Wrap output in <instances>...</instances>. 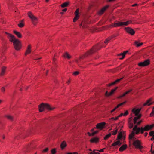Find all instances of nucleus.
<instances>
[{
  "instance_id": "f257e3e1",
  "label": "nucleus",
  "mask_w": 154,
  "mask_h": 154,
  "mask_svg": "<svg viewBox=\"0 0 154 154\" xmlns=\"http://www.w3.org/2000/svg\"><path fill=\"white\" fill-rule=\"evenodd\" d=\"M154 127V124H152L150 125H147L145 126L144 128L138 127L137 125H135L133 128V131L129 135V141L132 140L133 141V144L135 146V148L139 149H141L143 148V146L141 145L140 141L138 140H136V138L134 137L135 134H138L140 131L141 133L143 134L144 131H147L152 129Z\"/></svg>"
},
{
  "instance_id": "f03ea898",
  "label": "nucleus",
  "mask_w": 154,
  "mask_h": 154,
  "mask_svg": "<svg viewBox=\"0 0 154 154\" xmlns=\"http://www.w3.org/2000/svg\"><path fill=\"white\" fill-rule=\"evenodd\" d=\"M6 33L9 41L13 42L15 49L17 51L20 50L21 47V44L20 41L16 38L15 37L11 34L7 33Z\"/></svg>"
},
{
  "instance_id": "7ed1b4c3",
  "label": "nucleus",
  "mask_w": 154,
  "mask_h": 154,
  "mask_svg": "<svg viewBox=\"0 0 154 154\" xmlns=\"http://www.w3.org/2000/svg\"><path fill=\"white\" fill-rule=\"evenodd\" d=\"M141 110V109H135L132 110V112L135 114V116H137L135 117L134 119V123L135 124L137 121L139 119L141 116V115L139 114V113Z\"/></svg>"
},
{
  "instance_id": "20e7f679",
  "label": "nucleus",
  "mask_w": 154,
  "mask_h": 154,
  "mask_svg": "<svg viewBox=\"0 0 154 154\" xmlns=\"http://www.w3.org/2000/svg\"><path fill=\"white\" fill-rule=\"evenodd\" d=\"M39 111L42 112L44 111L45 108L50 110H51L54 109V108H51L49 105L47 104H45L43 103H42L39 105Z\"/></svg>"
},
{
  "instance_id": "39448f33",
  "label": "nucleus",
  "mask_w": 154,
  "mask_h": 154,
  "mask_svg": "<svg viewBox=\"0 0 154 154\" xmlns=\"http://www.w3.org/2000/svg\"><path fill=\"white\" fill-rule=\"evenodd\" d=\"M39 111L42 112L44 111L45 108L50 110H51L54 109V108H51L49 105L47 104H45L43 103H42L39 105Z\"/></svg>"
},
{
  "instance_id": "423d86ee",
  "label": "nucleus",
  "mask_w": 154,
  "mask_h": 154,
  "mask_svg": "<svg viewBox=\"0 0 154 154\" xmlns=\"http://www.w3.org/2000/svg\"><path fill=\"white\" fill-rule=\"evenodd\" d=\"M131 21H128L125 22H119L114 24H113L112 25L111 28L113 27H116L119 26H127L130 23Z\"/></svg>"
},
{
  "instance_id": "0eeeda50",
  "label": "nucleus",
  "mask_w": 154,
  "mask_h": 154,
  "mask_svg": "<svg viewBox=\"0 0 154 154\" xmlns=\"http://www.w3.org/2000/svg\"><path fill=\"white\" fill-rule=\"evenodd\" d=\"M100 48V47H99L98 45H97L93 47L92 48L86 53V54L87 56L90 55L95 52L97 50H99Z\"/></svg>"
},
{
  "instance_id": "6e6552de",
  "label": "nucleus",
  "mask_w": 154,
  "mask_h": 154,
  "mask_svg": "<svg viewBox=\"0 0 154 154\" xmlns=\"http://www.w3.org/2000/svg\"><path fill=\"white\" fill-rule=\"evenodd\" d=\"M29 16V18L31 19V21L34 25H35L38 23V19L30 12Z\"/></svg>"
},
{
  "instance_id": "1a4fd4ad",
  "label": "nucleus",
  "mask_w": 154,
  "mask_h": 154,
  "mask_svg": "<svg viewBox=\"0 0 154 154\" xmlns=\"http://www.w3.org/2000/svg\"><path fill=\"white\" fill-rule=\"evenodd\" d=\"M149 64V60H146L143 62H140L138 64L139 66L143 67L147 66Z\"/></svg>"
},
{
  "instance_id": "9d476101",
  "label": "nucleus",
  "mask_w": 154,
  "mask_h": 154,
  "mask_svg": "<svg viewBox=\"0 0 154 154\" xmlns=\"http://www.w3.org/2000/svg\"><path fill=\"white\" fill-rule=\"evenodd\" d=\"M79 8H78L76 10L75 14V17L74 18L73 20V22H75L76 21L79 19Z\"/></svg>"
},
{
  "instance_id": "9b49d317",
  "label": "nucleus",
  "mask_w": 154,
  "mask_h": 154,
  "mask_svg": "<svg viewBox=\"0 0 154 154\" xmlns=\"http://www.w3.org/2000/svg\"><path fill=\"white\" fill-rule=\"evenodd\" d=\"M105 124V123L104 122L98 123L96 126V128L98 129H102L103 128Z\"/></svg>"
},
{
  "instance_id": "f8f14e48",
  "label": "nucleus",
  "mask_w": 154,
  "mask_h": 154,
  "mask_svg": "<svg viewBox=\"0 0 154 154\" xmlns=\"http://www.w3.org/2000/svg\"><path fill=\"white\" fill-rule=\"evenodd\" d=\"M122 144V142L119 140L117 141H115L113 143L112 145V146H119Z\"/></svg>"
},
{
  "instance_id": "ddd939ff",
  "label": "nucleus",
  "mask_w": 154,
  "mask_h": 154,
  "mask_svg": "<svg viewBox=\"0 0 154 154\" xmlns=\"http://www.w3.org/2000/svg\"><path fill=\"white\" fill-rule=\"evenodd\" d=\"M108 7V6H106L103 7L98 12V14L99 15H101L103 14L104 12L106 10Z\"/></svg>"
},
{
  "instance_id": "4468645a",
  "label": "nucleus",
  "mask_w": 154,
  "mask_h": 154,
  "mask_svg": "<svg viewBox=\"0 0 154 154\" xmlns=\"http://www.w3.org/2000/svg\"><path fill=\"white\" fill-rule=\"evenodd\" d=\"M124 138L125 137L124 136L122 132L121 131L119 132L117 140H121L122 139Z\"/></svg>"
},
{
  "instance_id": "2eb2a0df",
  "label": "nucleus",
  "mask_w": 154,
  "mask_h": 154,
  "mask_svg": "<svg viewBox=\"0 0 154 154\" xmlns=\"http://www.w3.org/2000/svg\"><path fill=\"white\" fill-rule=\"evenodd\" d=\"M128 52V51H124L122 53H121L119 54L118 55V56H122L121 57L119 58V59H123L124 58L125 55Z\"/></svg>"
},
{
  "instance_id": "dca6fc26",
  "label": "nucleus",
  "mask_w": 154,
  "mask_h": 154,
  "mask_svg": "<svg viewBox=\"0 0 154 154\" xmlns=\"http://www.w3.org/2000/svg\"><path fill=\"white\" fill-rule=\"evenodd\" d=\"M126 101H125L124 102H123V103H120L119 104H118L117 106L116 107H115L113 109H112V110L111 111H110V112L111 113H112V112H114V111H115L116 110V109L118 108V107H119V106H122V105H124V104H125L126 103Z\"/></svg>"
},
{
  "instance_id": "f3484780",
  "label": "nucleus",
  "mask_w": 154,
  "mask_h": 154,
  "mask_svg": "<svg viewBox=\"0 0 154 154\" xmlns=\"http://www.w3.org/2000/svg\"><path fill=\"white\" fill-rule=\"evenodd\" d=\"M117 88V87H116L114 89H112L109 93H108V92L106 91L105 93V95L107 96H109L111 95L116 91Z\"/></svg>"
},
{
  "instance_id": "a211bd4d",
  "label": "nucleus",
  "mask_w": 154,
  "mask_h": 154,
  "mask_svg": "<svg viewBox=\"0 0 154 154\" xmlns=\"http://www.w3.org/2000/svg\"><path fill=\"white\" fill-rule=\"evenodd\" d=\"M152 100V98H150L149 100H148L146 102L144 103L143 105V106H150L153 103L151 102V101Z\"/></svg>"
},
{
  "instance_id": "6ab92c4d",
  "label": "nucleus",
  "mask_w": 154,
  "mask_h": 154,
  "mask_svg": "<svg viewBox=\"0 0 154 154\" xmlns=\"http://www.w3.org/2000/svg\"><path fill=\"white\" fill-rule=\"evenodd\" d=\"M127 148V145L126 144L122 145L119 149V151L120 152H122L125 150Z\"/></svg>"
},
{
  "instance_id": "aec40b11",
  "label": "nucleus",
  "mask_w": 154,
  "mask_h": 154,
  "mask_svg": "<svg viewBox=\"0 0 154 154\" xmlns=\"http://www.w3.org/2000/svg\"><path fill=\"white\" fill-rule=\"evenodd\" d=\"M126 32L130 34L131 35H134L135 33V31L134 30V29H125Z\"/></svg>"
},
{
  "instance_id": "412c9836",
  "label": "nucleus",
  "mask_w": 154,
  "mask_h": 154,
  "mask_svg": "<svg viewBox=\"0 0 154 154\" xmlns=\"http://www.w3.org/2000/svg\"><path fill=\"white\" fill-rule=\"evenodd\" d=\"M123 78H122L119 79H117L115 81L113 82L112 83L109 84V86H112V85L117 83L119 82L120 81H121L122 79H123Z\"/></svg>"
},
{
  "instance_id": "4be33fe9",
  "label": "nucleus",
  "mask_w": 154,
  "mask_h": 154,
  "mask_svg": "<svg viewBox=\"0 0 154 154\" xmlns=\"http://www.w3.org/2000/svg\"><path fill=\"white\" fill-rule=\"evenodd\" d=\"M80 26L81 28H87V25L85 22H83L81 24H80Z\"/></svg>"
},
{
  "instance_id": "5701e85b",
  "label": "nucleus",
  "mask_w": 154,
  "mask_h": 154,
  "mask_svg": "<svg viewBox=\"0 0 154 154\" xmlns=\"http://www.w3.org/2000/svg\"><path fill=\"white\" fill-rule=\"evenodd\" d=\"M99 139L96 137L92 138L90 140V142L91 143H96L98 142Z\"/></svg>"
},
{
  "instance_id": "b1692460",
  "label": "nucleus",
  "mask_w": 154,
  "mask_h": 154,
  "mask_svg": "<svg viewBox=\"0 0 154 154\" xmlns=\"http://www.w3.org/2000/svg\"><path fill=\"white\" fill-rule=\"evenodd\" d=\"M66 143L65 141H63L60 145V147L62 149H63L66 146Z\"/></svg>"
},
{
  "instance_id": "393cba45",
  "label": "nucleus",
  "mask_w": 154,
  "mask_h": 154,
  "mask_svg": "<svg viewBox=\"0 0 154 154\" xmlns=\"http://www.w3.org/2000/svg\"><path fill=\"white\" fill-rule=\"evenodd\" d=\"M18 26L20 28H22L24 26V23H23V20H22L19 22V23L18 24Z\"/></svg>"
},
{
  "instance_id": "a878e982",
  "label": "nucleus",
  "mask_w": 154,
  "mask_h": 154,
  "mask_svg": "<svg viewBox=\"0 0 154 154\" xmlns=\"http://www.w3.org/2000/svg\"><path fill=\"white\" fill-rule=\"evenodd\" d=\"M5 69L6 67H3L2 68L1 72V73L0 74V75L2 76L4 75L5 72Z\"/></svg>"
},
{
  "instance_id": "bb28decb",
  "label": "nucleus",
  "mask_w": 154,
  "mask_h": 154,
  "mask_svg": "<svg viewBox=\"0 0 154 154\" xmlns=\"http://www.w3.org/2000/svg\"><path fill=\"white\" fill-rule=\"evenodd\" d=\"M14 32L18 38H20L21 37V35L20 32L15 31H14Z\"/></svg>"
},
{
  "instance_id": "cd10ccee",
  "label": "nucleus",
  "mask_w": 154,
  "mask_h": 154,
  "mask_svg": "<svg viewBox=\"0 0 154 154\" xmlns=\"http://www.w3.org/2000/svg\"><path fill=\"white\" fill-rule=\"evenodd\" d=\"M134 44L135 45H136V46L137 47H138L140 46H141L143 44V43H138V42L137 41H136L134 42Z\"/></svg>"
},
{
  "instance_id": "c85d7f7f",
  "label": "nucleus",
  "mask_w": 154,
  "mask_h": 154,
  "mask_svg": "<svg viewBox=\"0 0 154 154\" xmlns=\"http://www.w3.org/2000/svg\"><path fill=\"white\" fill-rule=\"evenodd\" d=\"M132 89H130L128 91H126L125 93H124L122 95V97H124L125 95H126L127 94H128V93L130 92L131 91H132Z\"/></svg>"
},
{
  "instance_id": "c756f323",
  "label": "nucleus",
  "mask_w": 154,
  "mask_h": 154,
  "mask_svg": "<svg viewBox=\"0 0 154 154\" xmlns=\"http://www.w3.org/2000/svg\"><path fill=\"white\" fill-rule=\"evenodd\" d=\"M68 3L67 2H65L63 4H62L61 5V7H62V8H64V7H66L68 5Z\"/></svg>"
},
{
  "instance_id": "7c9ffc66",
  "label": "nucleus",
  "mask_w": 154,
  "mask_h": 154,
  "mask_svg": "<svg viewBox=\"0 0 154 154\" xmlns=\"http://www.w3.org/2000/svg\"><path fill=\"white\" fill-rule=\"evenodd\" d=\"M63 56L65 57H66L68 59H69L71 57V56L69 55V54L67 52L65 53V54L63 55Z\"/></svg>"
},
{
  "instance_id": "2f4dec72",
  "label": "nucleus",
  "mask_w": 154,
  "mask_h": 154,
  "mask_svg": "<svg viewBox=\"0 0 154 154\" xmlns=\"http://www.w3.org/2000/svg\"><path fill=\"white\" fill-rule=\"evenodd\" d=\"M113 37L111 36L110 37H109L107 39L105 40L104 41V43L105 44L107 43L108 41H110L111 39L112 38H113Z\"/></svg>"
},
{
  "instance_id": "473e14b6",
  "label": "nucleus",
  "mask_w": 154,
  "mask_h": 154,
  "mask_svg": "<svg viewBox=\"0 0 154 154\" xmlns=\"http://www.w3.org/2000/svg\"><path fill=\"white\" fill-rule=\"evenodd\" d=\"M117 132L118 129H116L115 130V131H112L110 133L111 134H112L113 135H115L117 134Z\"/></svg>"
},
{
  "instance_id": "72a5a7b5",
  "label": "nucleus",
  "mask_w": 154,
  "mask_h": 154,
  "mask_svg": "<svg viewBox=\"0 0 154 154\" xmlns=\"http://www.w3.org/2000/svg\"><path fill=\"white\" fill-rule=\"evenodd\" d=\"M6 117L8 119L11 120L12 121L13 120V118L11 115H7Z\"/></svg>"
},
{
  "instance_id": "f704fd0d",
  "label": "nucleus",
  "mask_w": 154,
  "mask_h": 154,
  "mask_svg": "<svg viewBox=\"0 0 154 154\" xmlns=\"http://www.w3.org/2000/svg\"><path fill=\"white\" fill-rule=\"evenodd\" d=\"M111 133H109V134L106 135L104 137V140L107 139L111 136Z\"/></svg>"
},
{
  "instance_id": "c9c22d12",
  "label": "nucleus",
  "mask_w": 154,
  "mask_h": 154,
  "mask_svg": "<svg viewBox=\"0 0 154 154\" xmlns=\"http://www.w3.org/2000/svg\"><path fill=\"white\" fill-rule=\"evenodd\" d=\"M149 134L151 136L153 137L154 136V131H152L149 132Z\"/></svg>"
},
{
  "instance_id": "e433bc0d",
  "label": "nucleus",
  "mask_w": 154,
  "mask_h": 154,
  "mask_svg": "<svg viewBox=\"0 0 154 154\" xmlns=\"http://www.w3.org/2000/svg\"><path fill=\"white\" fill-rule=\"evenodd\" d=\"M154 115V107H153L151 113L150 114V116H152L153 115Z\"/></svg>"
},
{
  "instance_id": "4c0bfd02",
  "label": "nucleus",
  "mask_w": 154,
  "mask_h": 154,
  "mask_svg": "<svg viewBox=\"0 0 154 154\" xmlns=\"http://www.w3.org/2000/svg\"><path fill=\"white\" fill-rule=\"evenodd\" d=\"M51 153L52 154H55L56 153V150L55 149H54L51 150Z\"/></svg>"
},
{
  "instance_id": "58836bf2",
  "label": "nucleus",
  "mask_w": 154,
  "mask_h": 154,
  "mask_svg": "<svg viewBox=\"0 0 154 154\" xmlns=\"http://www.w3.org/2000/svg\"><path fill=\"white\" fill-rule=\"evenodd\" d=\"M0 22L2 23H5V20L4 19L2 18L0 20Z\"/></svg>"
},
{
  "instance_id": "ea45409f",
  "label": "nucleus",
  "mask_w": 154,
  "mask_h": 154,
  "mask_svg": "<svg viewBox=\"0 0 154 154\" xmlns=\"http://www.w3.org/2000/svg\"><path fill=\"white\" fill-rule=\"evenodd\" d=\"M79 72L78 71H75V72H74L73 73V75H77L78 74H79Z\"/></svg>"
},
{
  "instance_id": "a19ab883",
  "label": "nucleus",
  "mask_w": 154,
  "mask_h": 154,
  "mask_svg": "<svg viewBox=\"0 0 154 154\" xmlns=\"http://www.w3.org/2000/svg\"><path fill=\"white\" fill-rule=\"evenodd\" d=\"M28 53H29V45L27 46V50L25 54V55H26Z\"/></svg>"
},
{
  "instance_id": "79ce46f5",
  "label": "nucleus",
  "mask_w": 154,
  "mask_h": 154,
  "mask_svg": "<svg viewBox=\"0 0 154 154\" xmlns=\"http://www.w3.org/2000/svg\"><path fill=\"white\" fill-rule=\"evenodd\" d=\"M98 132V131H94L92 133V135L94 136V135L95 134H97V133Z\"/></svg>"
},
{
  "instance_id": "37998d69",
  "label": "nucleus",
  "mask_w": 154,
  "mask_h": 154,
  "mask_svg": "<svg viewBox=\"0 0 154 154\" xmlns=\"http://www.w3.org/2000/svg\"><path fill=\"white\" fill-rule=\"evenodd\" d=\"M133 124L132 123H130L129 125V127L130 128H131L133 127Z\"/></svg>"
},
{
  "instance_id": "c03bdc74",
  "label": "nucleus",
  "mask_w": 154,
  "mask_h": 154,
  "mask_svg": "<svg viewBox=\"0 0 154 154\" xmlns=\"http://www.w3.org/2000/svg\"><path fill=\"white\" fill-rule=\"evenodd\" d=\"M105 149V148H104L103 149H101L100 150H97V151H99L100 152H104V150Z\"/></svg>"
},
{
  "instance_id": "a18cd8bd",
  "label": "nucleus",
  "mask_w": 154,
  "mask_h": 154,
  "mask_svg": "<svg viewBox=\"0 0 154 154\" xmlns=\"http://www.w3.org/2000/svg\"><path fill=\"white\" fill-rule=\"evenodd\" d=\"M48 150V148H46L44 149L42 151L43 152H46Z\"/></svg>"
},
{
  "instance_id": "49530a36",
  "label": "nucleus",
  "mask_w": 154,
  "mask_h": 154,
  "mask_svg": "<svg viewBox=\"0 0 154 154\" xmlns=\"http://www.w3.org/2000/svg\"><path fill=\"white\" fill-rule=\"evenodd\" d=\"M142 122V121L140 120L138 122H137L136 124L137 123V125H139L141 123V122Z\"/></svg>"
},
{
  "instance_id": "de8ad7c7",
  "label": "nucleus",
  "mask_w": 154,
  "mask_h": 154,
  "mask_svg": "<svg viewBox=\"0 0 154 154\" xmlns=\"http://www.w3.org/2000/svg\"><path fill=\"white\" fill-rule=\"evenodd\" d=\"M41 59V57H34V60H38V59Z\"/></svg>"
},
{
  "instance_id": "09e8293b",
  "label": "nucleus",
  "mask_w": 154,
  "mask_h": 154,
  "mask_svg": "<svg viewBox=\"0 0 154 154\" xmlns=\"http://www.w3.org/2000/svg\"><path fill=\"white\" fill-rule=\"evenodd\" d=\"M128 114V111H126L124 113V116H126Z\"/></svg>"
},
{
  "instance_id": "8fccbe9b",
  "label": "nucleus",
  "mask_w": 154,
  "mask_h": 154,
  "mask_svg": "<svg viewBox=\"0 0 154 154\" xmlns=\"http://www.w3.org/2000/svg\"><path fill=\"white\" fill-rule=\"evenodd\" d=\"M119 117H118H118H116V118H112V119H114V120H117L118 119V118Z\"/></svg>"
},
{
  "instance_id": "3c124183",
  "label": "nucleus",
  "mask_w": 154,
  "mask_h": 154,
  "mask_svg": "<svg viewBox=\"0 0 154 154\" xmlns=\"http://www.w3.org/2000/svg\"><path fill=\"white\" fill-rule=\"evenodd\" d=\"M91 32H97V31L95 29H91Z\"/></svg>"
},
{
  "instance_id": "603ef678",
  "label": "nucleus",
  "mask_w": 154,
  "mask_h": 154,
  "mask_svg": "<svg viewBox=\"0 0 154 154\" xmlns=\"http://www.w3.org/2000/svg\"><path fill=\"white\" fill-rule=\"evenodd\" d=\"M1 91L2 92H4L5 91V88L4 87L2 88Z\"/></svg>"
},
{
  "instance_id": "864d4df0",
  "label": "nucleus",
  "mask_w": 154,
  "mask_h": 154,
  "mask_svg": "<svg viewBox=\"0 0 154 154\" xmlns=\"http://www.w3.org/2000/svg\"><path fill=\"white\" fill-rule=\"evenodd\" d=\"M66 154H78V153L76 152H73V153H68Z\"/></svg>"
},
{
  "instance_id": "5fc2aeb1",
  "label": "nucleus",
  "mask_w": 154,
  "mask_h": 154,
  "mask_svg": "<svg viewBox=\"0 0 154 154\" xmlns=\"http://www.w3.org/2000/svg\"><path fill=\"white\" fill-rule=\"evenodd\" d=\"M124 115V113H121L118 116V117H120Z\"/></svg>"
},
{
  "instance_id": "6e6d98bb",
  "label": "nucleus",
  "mask_w": 154,
  "mask_h": 154,
  "mask_svg": "<svg viewBox=\"0 0 154 154\" xmlns=\"http://www.w3.org/2000/svg\"><path fill=\"white\" fill-rule=\"evenodd\" d=\"M97 150H94V154H100L99 152H96L95 151H97Z\"/></svg>"
},
{
  "instance_id": "4d7b16f0",
  "label": "nucleus",
  "mask_w": 154,
  "mask_h": 154,
  "mask_svg": "<svg viewBox=\"0 0 154 154\" xmlns=\"http://www.w3.org/2000/svg\"><path fill=\"white\" fill-rule=\"evenodd\" d=\"M150 152H151V153L152 154H154V152H154V150L152 151V148H151V150H150Z\"/></svg>"
},
{
  "instance_id": "13d9d810",
  "label": "nucleus",
  "mask_w": 154,
  "mask_h": 154,
  "mask_svg": "<svg viewBox=\"0 0 154 154\" xmlns=\"http://www.w3.org/2000/svg\"><path fill=\"white\" fill-rule=\"evenodd\" d=\"M88 134L89 136H93L92 135V133H90V132H88Z\"/></svg>"
},
{
  "instance_id": "bf43d9fd",
  "label": "nucleus",
  "mask_w": 154,
  "mask_h": 154,
  "mask_svg": "<svg viewBox=\"0 0 154 154\" xmlns=\"http://www.w3.org/2000/svg\"><path fill=\"white\" fill-rule=\"evenodd\" d=\"M67 8H65V9H63L62 10V11L63 12H65V11H67Z\"/></svg>"
},
{
  "instance_id": "052dcab7",
  "label": "nucleus",
  "mask_w": 154,
  "mask_h": 154,
  "mask_svg": "<svg viewBox=\"0 0 154 154\" xmlns=\"http://www.w3.org/2000/svg\"><path fill=\"white\" fill-rule=\"evenodd\" d=\"M148 134V133L147 132H146L144 134V136L145 137H146Z\"/></svg>"
},
{
  "instance_id": "680f3d73",
  "label": "nucleus",
  "mask_w": 154,
  "mask_h": 154,
  "mask_svg": "<svg viewBox=\"0 0 154 154\" xmlns=\"http://www.w3.org/2000/svg\"><path fill=\"white\" fill-rule=\"evenodd\" d=\"M137 4H133V5H132V6L133 7H134V6H136L137 5Z\"/></svg>"
},
{
  "instance_id": "e2e57ef3",
  "label": "nucleus",
  "mask_w": 154,
  "mask_h": 154,
  "mask_svg": "<svg viewBox=\"0 0 154 154\" xmlns=\"http://www.w3.org/2000/svg\"><path fill=\"white\" fill-rule=\"evenodd\" d=\"M153 139L154 140V135L153 137H152L151 138V140L152 141Z\"/></svg>"
},
{
  "instance_id": "0e129e2a",
  "label": "nucleus",
  "mask_w": 154,
  "mask_h": 154,
  "mask_svg": "<svg viewBox=\"0 0 154 154\" xmlns=\"http://www.w3.org/2000/svg\"><path fill=\"white\" fill-rule=\"evenodd\" d=\"M125 29H132L129 27H128L125 28Z\"/></svg>"
},
{
  "instance_id": "69168bd1",
  "label": "nucleus",
  "mask_w": 154,
  "mask_h": 154,
  "mask_svg": "<svg viewBox=\"0 0 154 154\" xmlns=\"http://www.w3.org/2000/svg\"><path fill=\"white\" fill-rule=\"evenodd\" d=\"M89 154H94V150L93 151V152H90L89 153Z\"/></svg>"
},
{
  "instance_id": "338daca9",
  "label": "nucleus",
  "mask_w": 154,
  "mask_h": 154,
  "mask_svg": "<svg viewBox=\"0 0 154 154\" xmlns=\"http://www.w3.org/2000/svg\"><path fill=\"white\" fill-rule=\"evenodd\" d=\"M122 96L121 95H120V96H119L118 97V98H122Z\"/></svg>"
},
{
  "instance_id": "774afa93",
  "label": "nucleus",
  "mask_w": 154,
  "mask_h": 154,
  "mask_svg": "<svg viewBox=\"0 0 154 154\" xmlns=\"http://www.w3.org/2000/svg\"><path fill=\"white\" fill-rule=\"evenodd\" d=\"M60 14H63V12H60Z\"/></svg>"
}]
</instances>
